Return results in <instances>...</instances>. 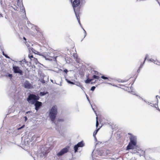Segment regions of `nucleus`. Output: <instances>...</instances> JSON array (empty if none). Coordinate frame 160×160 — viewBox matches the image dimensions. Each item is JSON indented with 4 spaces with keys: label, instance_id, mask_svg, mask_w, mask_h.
I'll use <instances>...</instances> for the list:
<instances>
[{
    "label": "nucleus",
    "instance_id": "nucleus-19",
    "mask_svg": "<svg viewBox=\"0 0 160 160\" xmlns=\"http://www.w3.org/2000/svg\"><path fill=\"white\" fill-rule=\"evenodd\" d=\"M101 78L104 79H108V78L104 76H102L101 77Z\"/></svg>",
    "mask_w": 160,
    "mask_h": 160
},
{
    "label": "nucleus",
    "instance_id": "nucleus-7",
    "mask_svg": "<svg viewBox=\"0 0 160 160\" xmlns=\"http://www.w3.org/2000/svg\"><path fill=\"white\" fill-rule=\"evenodd\" d=\"M82 0H74L72 2V6L74 10H76V8L78 7L80 3V1Z\"/></svg>",
    "mask_w": 160,
    "mask_h": 160
},
{
    "label": "nucleus",
    "instance_id": "nucleus-1",
    "mask_svg": "<svg viewBox=\"0 0 160 160\" xmlns=\"http://www.w3.org/2000/svg\"><path fill=\"white\" fill-rule=\"evenodd\" d=\"M39 99V97L38 95L30 94L28 96L27 100L29 103L34 104L35 109L37 111L40 108L42 105V102L38 101Z\"/></svg>",
    "mask_w": 160,
    "mask_h": 160
},
{
    "label": "nucleus",
    "instance_id": "nucleus-28",
    "mask_svg": "<svg viewBox=\"0 0 160 160\" xmlns=\"http://www.w3.org/2000/svg\"><path fill=\"white\" fill-rule=\"evenodd\" d=\"M24 127H25V125H23L21 127V128H23Z\"/></svg>",
    "mask_w": 160,
    "mask_h": 160
},
{
    "label": "nucleus",
    "instance_id": "nucleus-15",
    "mask_svg": "<svg viewBox=\"0 0 160 160\" xmlns=\"http://www.w3.org/2000/svg\"><path fill=\"white\" fill-rule=\"evenodd\" d=\"M93 79H99V76L93 75L92 76Z\"/></svg>",
    "mask_w": 160,
    "mask_h": 160
},
{
    "label": "nucleus",
    "instance_id": "nucleus-23",
    "mask_svg": "<svg viewBox=\"0 0 160 160\" xmlns=\"http://www.w3.org/2000/svg\"><path fill=\"white\" fill-rule=\"evenodd\" d=\"M143 65V64H141L140 66L139 67V69L138 70V71H140V68H141L142 67V66Z\"/></svg>",
    "mask_w": 160,
    "mask_h": 160
},
{
    "label": "nucleus",
    "instance_id": "nucleus-13",
    "mask_svg": "<svg viewBox=\"0 0 160 160\" xmlns=\"http://www.w3.org/2000/svg\"><path fill=\"white\" fill-rule=\"evenodd\" d=\"M93 80V79H87L85 81V82L86 83H89L90 82L92 81Z\"/></svg>",
    "mask_w": 160,
    "mask_h": 160
},
{
    "label": "nucleus",
    "instance_id": "nucleus-31",
    "mask_svg": "<svg viewBox=\"0 0 160 160\" xmlns=\"http://www.w3.org/2000/svg\"><path fill=\"white\" fill-rule=\"evenodd\" d=\"M23 39H25V40H26V39L25 38V37H23Z\"/></svg>",
    "mask_w": 160,
    "mask_h": 160
},
{
    "label": "nucleus",
    "instance_id": "nucleus-8",
    "mask_svg": "<svg viewBox=\"0 0 160 160\" xmlns=\"http://www.w3.org/2000/svg\"><path fill=\"white\" fill-rule=\"evenodd\" d=\"M68 147L62 149L57 154V155L58 156H61L67 153L68 151Z\"/></svg>",
    "mask_w": 160,
    "mask_h": 160
},
{
    "label": "nucleus",
    "instance_id": "nucleus-21",
    "mask_svg": "<svg viewBox=\"0 0 160 160\" xmlns=\"http://www.w3.org/2000/svg\"><path fill=\"white\" fill-rule=\"evenodd\" d=\"M95 87H94V86H92V87L91 88V90L92 91H93L95 89Z\"/></svg>",
    "mask_w": 160,
    "mask_h": 160
},
{
    "label": "nucleus",
    "instance_id": "nucleus-29",
    "mask_svg": "<svg viewBox=\"0 0 160 160\" xmlns=\"http://www.w3.org/2000/svg\"><path fill=\"white\" fill-rule=\"evenodd\" d=\"M22 128H21V127H20V128H18V130H20V129H21Z\"/></svg>",
    "mask_w": 160,
    "mask_h": 160
},
{
    "label": "nucleus",
    "instance_id": "nucleus-11",
    "mask_svg": "<svg viewBox=\"0 0 160 160\" xmlns=\"http://www.w3.org/2000/svg\"><path fill=\"white\" fill-rule=\"evenodd\" d=\"M76 17L78 20V22L79 23H80V18L79 16V14L78 13L76 12V10H74Z\"/></svg>",
    "mask_w": 160,
    "mask_h": 160
},
{
    "label": "nucleus",
    "instance_id": "nucleus-5",
    "mask_svg": "<svg viewBox=\"0 0 160 160\" xmlns=\"http://www.w3.org/2000/svg\"><path fill=\"white\" fill-rule=\"evenodd\" d=\"M12 70L14 73H19L20 75H22L23 74L22 71L18 66L13 65L12 66Z\"/></svg>",
    "mask_w": 160,
    "mask_h": 160
},
{
    "label": "nucleus",
    "instance_id": "nucleus-25",
    "mask_svg": "<svg viewBox=\"0 0 160 160\" xmlns=\"http://www.w3.org/2000/svg\"><path fill=\"white\" fill-rule=\"evenodd\" d=\"M3 55H4L6 57V58H8V57L7 56V55L5 54H4V53L3 52Z\"/></svg>",
    "mask_w": 160,
    "mask_h": 160
},
{
    "label": "nucleus",
    "instance_id": "nucleus-22",
    "mask_svg": "<svg viewBox=\"0 0 160 160\" xmlns=\"http://www.w3.org/2000/svg\"><path fill=\"white\" fill-rule=\"evenodd\" d=\"M63 71V72H65L66 74H67V73L68 72V71L67 69H64Z\"/></svg>",
    "mask_w": 160,
    "mask_h": 160
},
{
    "label": "nucleus",
    "instance_id": "nucleus-24",
    "mask_svg": "<svg viewBox=\"0 0 160 160\" xmlns=\"http://www.w3.org/2000/svg\"><path fill=\"white\" fill-rule=\"evenodd\" d=\"M8 76L9 77H10L11 78L12 77V75L11 74H9L8 75Z\"/></svg>",
    "mask_w": 160,
    "mask_h": 160
},
{
    "label": "nucleus",
    "instance_id": "nucleus-27",
    "mask_svg": "<svg viewBox=\"0 0 160 160\" xmlns=\"http://www.w3.org/2000/svg\"><path fill=\"white\" fill-rule=\"evenodd\" d=\"M58 121H63V119H59L58 120Z\"/></svg>",
    "mask_w": 160,
    "mask_h": 160
},
{
    "label": "nucleus",
    "instance_id": "nucleus-12",
    "mask_svg": "<svg viewBox=\"0 0 160 160\" xmlns=\"http://www.w3.org/2000/svg\"><path fill=\"white\" fill-rule=\"evenodd\" d=\"M100 128H99L97 129L93 132V136L94 138H96V135L97 134V132H98V130H99V129H100Z\"/></svg>",
    "mask_w": 160,
    "mask_h": 160
},
{
    "label": "nucleus",
    "instance_id": "nucleus-18",
    "mask_svg": "<svg viewBox=\"0 0 160 160\" xmlns=\"http://www.w3.org/2000/svg\"><path fill=\"white\" fill-rule=\"evenodd\" d=\"M154 107H155L157 110L160 111V110L159 108H158V105L157 104H155V105H154Z\"/></svg>",
    "mask_w": 160,
    "mask_h": 160
},
{
    "label": "nucleus",
    "instance_id": "nucleus-33",
    "mask_svg": "<svg viewBox=\"0 0 160 160\" xmlns=\"http://www.w3.org/2000/svg\"><path fill=\"white\" fill-rule=\"evenodd\" d=\"M28 112H26V113H28Z\"/></svg>",
    "mask_w": 160,
    "mask_h": 160
},
{
    "label": "nucleus",
    "instance_id": "nucleus-6",
    "mask_svg": "<svg viewBox=\"0 0 160 160\" xmlns=\"http://www.w3.org/2000/svg\"><path fill=\"white\" fill-rule=\"evenodd\" d=\"M84 146V144L83 141H81L76 145L74 147L75 153L78 152V147H82Z\"/></svg>",
    "mask_w": 160,
    "mask_h": 160
},
{
    "label": "nucleus",
    "instance_id": "nucleus-20",
    "mask_svg": "<svg viewBox=\"0 0 160 160\" xmlns=\"http://www.w3.org/2000/svg\"><path fill=\"white\" fill-rule=\"evenodd\" d=\"M67 82L71 84H74V83L73 82H71V81H70L69 80H67Z\"/></svg>",
    "mask_w": 160,
    "mask_h": 160
},
{
    "label": "nucleus",
    "instance_id": "nucleus-4",
    "mask_svg": "<svg viewBox=\"0 0 160 160\" xmlns=\"http://www.w3.org/2000/svg\"><path fill=\"white\" fill-rule=\"evenodd\" d=\"M57 108L56 106H54L51 108L49 113V116L52 121L53 122L57 114Z\"/></svg>",
    "mask_w": 160,
    "mask_h": 160
},
{
    "label": "nucleus",
    "instance_id": "nucleus-14",
    "mask_svg": "<svg viewBox=\"0 0 160 160\" xmlns=\"http://www.w3.org/2000/svg\"><path fill=\"white\" fill-rule=\"evenodd\" d=\"M48 93V92H41L40 93V95L41 96H44L46 94V93Z\"/></svg>",
    "mask_w": 160,
    "mask_h": 160
},
{
    "label": "nucleus",
    "instance_id": "nucleus-3",
    "mask_svg": "<svg viewBox=\"0 0 160 160\" xmlns=\"http://www.w3.org/2000/svg\"><path fill=\"white\" fill-rule=\"evenodd\" d=\"M130 142L127 147V150L133 149L137 144V138L136 137L131 135L130 137Z\"/></svg>",
    "mask_w": 160,
    "mask_h": 160
},
{
    "label": "nucleus",
    "instance_id": "nucleus-34",
    "mask_svg": "<svg viewBox=\"0 0 160 160\" xmlns=\"http://www.w3.org/2000/svg\"><path fill=\"white\" fill-rule=\"evenodd\" d=\"M71 1L72 2V0H71Z\"/></svg>",
    "mask_w": 160,
    "mask_h": 160
},
{
    "label": "nucleus",
    "instance_id": "nucleus-16",
    "mask_svg": "<svg viewBox=\"0 0 160 160\" xmlns=\"http://www.w3.org/2000/svg\"><path fill=\"white\" fill-rule=\"evenodd\" d=\"M94 74H95L97 76H100L101 75V73H99V72H98L97 71H94Z\"/></svg>",
    "mask_w": 160,
    "mask_h": 160
},
{
    "label": "nucleus",
    "instance_id": "nucleus-30",
    "mask_svg": "<svg viewBox=\"0 0 160 160\" xmlns=\"http://www.w3.org/2000/svg\"><path fill=\"white\" fill-rule=\"evenodd\" d=\"M146 59V58H145V59H144V61H143V63H144V62H145V60Z\"/></svg>",
    "mask_w": 160,
    "mask_h": 160
},
{
    "label": "nucleus",
    "instance_id": "nucleus-17",
    "mask_svg": "<svg viewBox=\"0 0 160 160\" xmlns=\"http://www.w3.org/2000/svg\"><path fill=\"white\" fill-rule=\"evenodd\" d=\"M99 125V123L98 120V117H96V127L97 128L98 127Z\"/></svg>",
    "mask_w": 160,
    "mask_h": 160
},
{
    "label": "nucleus",
    "instance_id": "nucleus-9",
    "mask_svg": "<svg viewBox=\"0 0 160 160\" xmlns=\"http://www.w3.org/2000/svg\"><path fill=\"white\" fill-rule=\"evenodd\" d=\"M24 85V88L27 89H30L33 88L32 84L27 80L25 81Z\"/></svg>",
    "mask_w": 160,
    "mask_h": 160
},
{
    "label": "nucleus",
    "instance_id": "nucleus-26",
    "mask_svg": "<svg viewBox=\"0 0 160 160\" xmlns=\"http://www.w3.org/2000/svg\"><path fill=\"white\" fill-rule=\"evenodd\" d=\"M24 118H25V121H26L27 120L28 118H27V117L26 116L24 117Z\"/></svg>",
    "mask_w": 160,
    "mask_h": 160
},
{
    "label": "nucleus",
    "instance_id": "nucleus-32",
    "mask_svg": "<svg viewBox=\"0 0 160 160\" xmlns=\"http://www.w3.org/2000/svg\"><path fill=\"white\" fill-rule=\"evenodd\" d=\"M42 82L43 83H45V81L44 80H43V81Z\"/></svg>",
    "mask_w": 160,
    "mask_h": 160
},
{
    "label": "nucleus",
    "instance_id": "nucleus-2",
    "mask_svg": "<svg viewBox=\"0 0 160 160\" xmlns=\"http://www.w3.org/2000/svg\"><path fill=\"white\" fill-rule=\"evenodd\" d=\"M135 81V78L132 77H129L128 79L121 80L120 82L122 83L127 82L126 84H121L119 85L121 87V88L123 89H126L127 88H128L130 84L132 85L134 83Z\"/></svg>",
    "mask_w": 160,
    "mask_h": 160
},
{
    "label": "nucleus",
    "instance_id": "nucleus-10",
    "mask_svg": "<svg viewBox=\"0 0 160 160\" xmlns=\"http://www.w3.org/2000/svg\"><path fill=\"white\" fill-rule=\"evenodd\" d=\"M28 57L29 58H30L31 59L32 58H33V60H34L36 62H38V59L37 58H35L34 57H33V56L32 55L31 53H30L28 54Z\"/></svg>",
    "mask_w": 160,
    "mask_h": 160
}]
</instances>
